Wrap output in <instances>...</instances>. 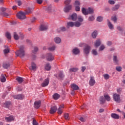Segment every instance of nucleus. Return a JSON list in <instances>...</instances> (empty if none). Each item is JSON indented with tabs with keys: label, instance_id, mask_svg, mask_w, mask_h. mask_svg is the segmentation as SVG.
<instances>
[{
	"label": "nucleus",
	"instance_id": "27",
	"mask_svg": "<svg viewBox=\"0 0 125 125\" xmlns=\"http://www.w3.org/2000/svg\"><path fill=\"white\" fill-rule=\"evenodd\" d=\"M40 31H45L47 30V26L46 25H41L40 28Z\"/></svg>",
	"mask_w": 125,
	"mask_h": 125
},
{
	"label": "nucleus",
	"instance_id": "52",
	"mask_svg": "<svg viewBox=\"0 0 125 125\" xmlns=\"http://www.w3.org/2000/svg\"><path fill=\"white\" fill-rule=\"evenodd\" d=\"M94 19H95L94 16H92L89 17L88 20H89V21H93V20H94Z\"/></svg>",
	"mask_w": 125,
	"mask_h": 125
},
{
	"label": "nucleus",
	"instance_id": "46",
	"mask_svg": "<svg viewBox=\"0 0 125 125\" xmlns=\"http://www.w3.org/2000/svg\"><path fill=\"white\" fill-rule=\"evenodd\" d=\"M103 20V17L101 16L98 17L97 18V21H98V22H102Z\"/></svg>",
	"mask_w": 125,
	"mask_h": 125
},
{
	"label": "nucleus",
	"instance_id": "57",
	"mask_svg": "<svg viewBox=\"0 0 125 125\" xmlns=\"http://www.w3.org/2000/svg\"><path fill=\"white\" fill-rule=\"evenodd\" d=\"M86 69V67L85 66H82L81 68V71L83 72L84 71H85V69Z\"/></svg>",
	"mask_w": 125,
	"mask_h": 125
},
{
	"label": "nucleus",
	"instance_id": "13",
	"mask_svg": "<svg viewBox=\"0 0 125 125\" xmlns=\"http://www.w3.org/2000/svg\"><path fill=\"white\" fill-rule=\"evenodd\" d=\"M89 83L91 86H93V85L95 84V80H94V77H90Z\"/></svg>",
	"mask_w": 125,
	"mask_h": 125
},
{
	"label": "nucleus",
	"instance_id": "20",
	"mask_svg": "<svg viewBox=\"0 0 125 125\" xmlns=\"http://www.w3.org/2000/svg\"><path fill=\"white\" fill-rule=\"evenodd\" d=\"M70 18L73 21H76V20H77V18H78V17L77 16V14L74 13L71 16H70Z\"/></svg>",
	"mask_w": 125,
	"mask_h": 125
},
{
	"label": "nucleus",
	"instance_id": "53",
	"mask_svg": "<svg viewBox=\"0 0 125 125\" xmlns=\"http://www.w3.org/2000/svg\"><path fill=\"white\" fill-rule=\"evenodd\" d=\"M38 50H39V48H38L37 47H35L34 50L33 51V53H36Z\"/></svg>",
	"mask_w": 125,
	"mask_h": 125
},
{
	"label": "nucleus",
	"instance_id": "3",
	"mask_svg": "<svg viewBox=\"0 0 125 125\" xmlns=\"http://www.w3.org/2000/svg\"><path fill=\"white\" fill-rule=\"evenodd\" d=\"M16 55L17 56L23 57L25 55V50H24V46H21L20 48V50L16 52Z\"/></svg>",
	"mask_w": 125,
	"mask_h": 125
},
{
	"label": "nucleus",
	"instance_id": "41",
	"mask_svg": "<svg viewBox=\"0 0 125 125\" xmlns=\"http://www.w3.org/2000/svg\"><path fill=\"white\" fill-rule=\"evenodd\" d=\"M5 36L7 39H8V40H10V39H11V35H10V33H9V32H6Z\"/></svg>",
	"mask_w": 125,
	"mask_h": 125
},
{
	"label": "nucleus",
	"instance_id": "10",
	"mask_svg": "<svg viewBox=\"0 0 125 125\" xmlns=\"http://www.w3.org/2000/svg\"><path fill=\"white\" fill-rule=\"evenodd\" d=\"M37 69H38L37 64H36V63L34 62H32L31 65L29 67V70H30V71H33L35 72L36 71Z\"/></svg>",
	"mask_w": 125,
	"mask_h": 125
},
{
	"label": "nucleus",
	"instance_id": "36",
	"mask_svg": "<svg viewBox=\"0 0 125 125\" xmlns=\"http://www.w3.org/2000/svg\"><path fill=\"white\" fill-rule=\"evenodd\" d=\"M16 80L19 83H21L23 82V78L21 77H18L16 78Z\"/></svg>",
	"mask_w": 125,
	"mask_h": 125
},
{
	"label": "nucleus",
	"instance_id": "63",
	"mask_svg": "<svg viewBox=\"0 0 125 125\" xmlns=\"http://www.w3.org/2000/svg\"><path fill=\"white\" fill-rule=\"evenodd\" d=\"M117 91L118 93H120L122 91V88H118L117 89Z\"/></svg>",
	"mask_w": 125,
	"mask_h": 125
},
{
	"label": "nucleus",
	"instance_id": "51",
	"mask_svg": "<svg viewBox=\"0 0 125 125\" xmlns=\"http://www.w3.org/2000/svg\"><path fill=\"white\" fill-rule=\"evenodd\" d=\"M116 69L118 71V72L122 71V67H121V66H117L116 67Z\"/></svg>",
	"mask_w": 125,
	"mask_h": 125
},
{
	"label": "nucleus",
	"instance_id": "55",
	"mask_svg": "<svg viewBox=\"0 0 125 125\" xmlns=\"http://www.w3.org/2000/svg\"><path fill=\"white\" fill-rule=\"evenodd\" d=\"M111 20H112V21H114V22H117V17H112L111 18Z\"/></svg>",
	"mask_w": 125,
	"mask_h": 125
},
{
	"label": "nucleus",
	"instance_id": "39",
	"mask_svg": "<svg viewBox=\"0 0 125 125\" xmlns=\"http://www.w3.org/2000/svg\"><path fill=\"white\" fill-rule=\"evenodd\" d=\"M10 104H11L10 102H6L4 104V106L6 107V108H8Z\"/></svg>",
	"mask_w": 125,
	"mask_h": 125
},
{
	"label": "nucleus",
	"instance_id": "4",
	"mask_svg": "<svg viewBox=\"0 0 125 125\" xmlns=\"http://www.w3.org/2000/svg\"><path fill=\"white\" fill-rule=\"evenodd\" d=\"M71 2V0H66L65 1L64 3L66 4V6H65L64 8V12H68L69 11L71 10L72 8V5H69Z\"/></svg>",
	"mask_w": 125,
	"mask_h": 125
},
{
	"label": "nucleus",
	"instance_id": "25",
	"mask_svg": "<svg viewBox=\"0 0 125 125\" xmlns=\"http://www.w3.org/2000/svg\"><path fill=\"white\" fill-rule=\"evenodd\" d=\"M104 96L106 101H110L111 100V97L108 94H104Z\"/></svg>",
	"mask_w": 125,
	"mask_h": 125
},
{
	"label": "nucleus",
	"instance_id": "35",
	"mask_svg": "<svg viewBox=\"0 0 125 125\" xmlns=\"http://www.w3.org/2000/svg\"><path fill=\"white\" fill-rule=\"evenodd\" d=\"M64 31H66V28L65 27H62L58 29V31L59 33H60V32H64Z\"/></svg>",
	"mask_w": 125,
	"mask_h": 125
},
{
	"label": "nucleus",
	"instance_id": "24",
	"mask_svg": "<svg viewBox=\"0 0 125 125\" xmlns=\"http://www.w3.org/2000/svg\"><path fill=\"white\" fill-rule=\"evenodd\" d=\"M44 68L46 71H50V70H51V66L49 63L46 64Z\"/></svg>",
	"mask_w": 125,
	"mask_h": 125
},
{
	"label": "nucleus",
	"instance_id": "47",
	"mask_svg": "<svg viewBox=\"0 0 125 125\" xmlns=\"http://www.w3.org/2000/svg\"><path fill=\"white\" fill-rule=\"evenodd\" d=\"M105 49V46H104V45H102L100 48H99V51H102V50H104V49Z\"/></svg>",
	"mask_w": 125,
	"mask_h": 125
},
{
	"label": "nucleus",
	"instance_id": "21",
	"mask_svg": "<svg viewBox=\"0 0 125 125\" xmlns=\"http://www.w3.org/2000/svg\"><path fill=\"white\" fill-rule=\"evenodd\" d=\"M100 44H101V41L100 39L96 40L94 44L95 47H98Z\"/></svg>",
	"mask_w": 125,
	"mask_h": 125
},
{
	"label": "nucleus",
	"instance_id": "26",
	"mask_svg": "<svg viewBox=\"0 0 125 125\" xmlns=\"http://www.w3.org/2000/svg\"><path fill=\"white\" fill-rule=\"evenodd\" d=\"M107 25L109 29H110V30H113L114 29V26H113V24L111 23V22H110V21H109V20H107Z\"/></svg>",
	"mask_w": 125,
	"mask_h": 125
},
{
	"label": "nucleus",
	"instance_id": "37",
	"mask_svg": "<svg viewBox=\"0 0 125 125\" xmlns=\"http://www.w3.org/2000/svg\"><path fill=\"white\" fill-rule=\"evenodd\" d=\"M104 80H109L110 79V75L108 74H104L103 75Z\"/></svg>",
	"mask_w": 125,
	"mask_h": 125
},
{
	"label": "nucleus",
	"instance_id": "58",
	"mask_svg": "<svg viewBox=\"0 0 125 125\" xmlns=\"http://www.w3.org/2000/svg\"><path fill=\"white\" fill-rule=\"evenodd\" d=\"M33 125H38V122L35 120L33 121Z\"/></svg>",
	"mask_w": 125,
	"mask_h": 125
},
{
	"label": "nucleus",
	"instance_id": "62",
	"mask_svg": "<svg viewBox=\"0 0 125 125\" xmlns=\"http://www.w3.org/2000/svg\"><path fill=\"white\" fill-rule=\"evenodd\" d=\"M80 120L81 122H85V119L83 117L80 118Z\"/></svg>",
	"mask_w": 125,
	"mask_h": 125
},
{
	"label": "nucleus",
	"instance_id": "2",
	"mask_svg": "<svg viewBox=\"0 0 125 125\" xmlns=\"http://www.w3.org/2000/svg\"><path fill=\"white\" fill-rule=\"evenodd\" d=\"M79 46L80 47H83V46H84L83 48V52L85 54H88L89 53V51L90 50V47L87 45V44H85L84 43H80L79 44Z\"/></svg>",
	"mask_w": 125,
	"mask_h": 125
},
{
	"label": "nucleus",
	"instance_id": "61",
	"mask_svg": "<svg viewBox=\"0 0 125 125\" xmlns=\"http://www.w3.org/2000/svg\"><path fill=\"white\" fill-rule=\"evenodd\" d=\"M112 45V42H110V41L107 42V45H108V46H110V45Z\"/></svg>",
	"mask_w": 125,
	"mask_h": 125
},
{
	"label": "nucleus",
	"instance_id": "34",
	"mask_svg": "<svg viewBox=\"0 0 125 125\" xmlns=\"http://www.w3.org/2000/svg\"><path fill=\"white\" fill-rule=\"evenodd\" d=\"M100 102L101 104H104L105 103V99L103 96H102L100 98Z\"/></svg>",
	"mask_w": 125,
	"mask_h": 125
},
{
	"label": "nucleus",
	"instance_id": "49",
	"mask_svg": "<svg viewBox=\"0 0 125 125\" xmlns=\"http://www.w3.org/2000/svg\"><path fill=\"white\" fill-rule=\"evenodd\" d=\"M92 54H93V55H97V51H96V50L95 49H93L92 50Z\"/></svg>",
	"mask_w": 125,
	"mask_h": 125
},
{
	"label": "nucleus",
	"instance_id": "32",
	"mask_svg": "<svg viewBox=\"0 0 125 125\" xmlns=\"http://www.w3.org/2000/svg\"><path fill=\"white\" fill-rule=\"evenodd\" d=\"M97 31H94L92 33V37L93 39H95L96 37H97Z\"/></svg>",
	"mask_w": 125,
	"mask_h": 125
},
{
	"label": "nucleus",
	"instance_id": "44",
	"mask_svg": "<svg viewBox=\"0 0 125 125\" xmlns=\"http://www.w3.org/2000/svg\"><path fill=\"white\" fill-rule=\"evenodd\" d=\"M77 19L79 22H83V17L79 16L77 17Z\"/></svg>",
	"mask_w": 125,
	"mask_h": 125
},
{
	"label": "nucleus",
	"instance_id": "29",
	"mask_svg": "<svg viewBox=\"0 0 125 125\" xmlns=\"http://www.w3.org/2000/svg\"><path fill=\"white\" fill-rule=\"evenodd\" d=\"M4 47H5V48H6V49H5L3 50V52H4V54H6L8 53V52H9V49H8V46H4Z\"/></svg>",
	"mask_w": 125,
	"mask_h": 125
},
{
	"label": "nucleus",
	"instance_id": "6",
	"mask_svg": "<svg viewBox=\"0 0 125 125\" xmlns=\"http://www.w3.org/2000/svg\"><path fill=\"white\" fill-rule=\"evenodd\" d=\"M113 100H114L115 102H117V103H120L121 102V97L120 94L114 93L113 95Z\"/></svg>",
	"mask_w": 125,
	"mask_h": 125
},
{
	"label": "nucleus",
	"instance_id": "50",
	"mask_svg": "<svg viewBox=\"0 0 125 125\" xmlns=\"http://www.w3.org/2000/svg\"><path fill=\"white\" fill-rule=\"evenodd\" d=\"M48 50L50 51H53V50H55V46H53L48 48Z\"/></svg>",
	"mask_w": 125,
	"mask_h": 125
},
{
	"label": "nucleus",
	"instance_id": "28",
	"mask_svg": "<svg viewBox=\"0 0 125 125\" xmlns=\"http://www.w3.org/2000/svg\"><path fill=\"white\" fill-rule=\"evenodd\" d=\"M54 42L56 43H60L61 42V39L60 38H55L54 39Z\"/></svg>",
	"mask_w": 125,
	"mask_h": 125
},
{
	"label": "nucleus",
	"instance_id": "42",
	"mask_svg": "<svg viewBox=\"0 0 125 125\" xmlns=\"http://www.w3.org/2000/svg\"><path fill=\"white\" fill-rule=\"evenodd\" d=\"M14 38L15 40H19V36L18 35H17V33L16 32L14 33Z\"/></svg>",
	"mask_w": 125,
	"mask_h": 125
},
{
	"label": "nucleus",
	"instance_id": "11",
	"mask_svg": "<svg viewBox=\"0 0 125 125\" xmlns=\"http://www.w3.org/2000/svg\"><path fill=\"white\" fill-rule=\"evenodd\" d=\"M64 104H61L59 106L57 111V113L59 115H61V114L63 113V109H64Z\"/></svg>",
	"mask_w": 125,
	"mask_h": 125
},
{
	"label": "nucleus",
	"instance_id": "18",
	"mask_svg": "<svg viewBox=\"0 0 125 125\" xmlns=\"http://www.w3.org/2000/svg\"><path fill=\"white\" fill-rule=\"evenodd\" d=\"M111 116V118L115 119V120H118V119H120V116L116 113H112Z\"/></svg>",
	"mask_w": 125,
	"mask_h": 125
},
{
	"label": "nucleus",
	"instance_id": "12",
	"mask_svg": "<svg viewBox=\"0 0 125 125\" xmlns=\"http://www.w3.org/2000/svg\"><path fill=\"white\" fill-rule=\"evenodd\" d=\"M75 5L76 6H75L76 11H80V10H81V8H80V6H79V5H80V2L77 0L75 1Z\"/></svg>",
	"mask_w": 125,
	"mask_h": 125
},
{
	"label": "nucleus",
	"instance_id": "19",
	"mask_svg": "<svg viewBox=\"0 0 125 125\" xmlns=\"http://www.w3.org/2000/svg\"><path fill=\"white\" fill-rule=\"evenodd\" d=\"M56 76L57 78H58V79H63L64 77L62 72H60L59 74H57Z\"/></svg>",
	"mask_w": 125,
	"mask_h": 125
},
{
	"label": "nucleus",
	"instance_id": "33",
	"mask_svg": "<svg viewBox=\"0 0 125 125\" xmlns=\"http://www.w3.org/2000/svg\"><path fill=\"white\" fill-rule=\"evenodd\" d=\"M53 97L54 99H55V100H57V99H58L59 97H60V95H59V94L57 93H56L53 95Z\"/></svg>",
	"mask_w": 125,
	"mask_h": 125
},
{
	"label": "nucleus",
	"instance_id": "38",
	"mask_svg": "<svg viewBox=\"0 0 125 125\" xmlns=\"http://www.w3.org/2000/svg\"><path fill=\"white\" fill-rule=\"evenodd\" d=\"M81 25H82V22H81L76 21L74 22V26L75 27H80Z\"/></svg>",
	"mask_w": 125,
	"mask_h": 125
},
{
	"label": "nucleus",
	"instance_id": "43",
	"mask_svg": "<svg viewBox=\"0 0 125 125\" xmlns=\"http://www.w3.org/2000/svg\"><path fill=\"white\" fill-rule=\"evenodd\" d=\"M79 69L78 68H71L70 69V72H76L77 71H78Z\"/></svg>",
	"mask_w": 125,
	"mask_h": 125
},
{
	"label": "nucleus",
	"instance_id": "17",
	"mask_svg": "<svg viewBox=\"0 0 125 125\" xmlns=\"http://www.w3.org/2000/svg\"><path fill=\"white\" fill-rule=\"evenodd\" d=\"M0 80L1 83H5V82H6V78H5V75L1 74L0 78Z\"/></svg>",
	"mask_w": 125,
	"mask_h": 125
},
{
	"label": "nucleus",
	"instance_id": "54",
	"mask_svg": "<svg viewBox=\"0 0 125 125\" xmlns=\"http://www.w3.org/2000/svg\"><path fill=\"white\" fill-rule=\"evenodd\" d=\"M45 10L47 11H50V10H51V6H48L45 8Z\"/></svg>",
	"mask_w": 125,
	"mask_h": 125
},
{
	"label": "nucleus",
	"instance_id": "16",
	"mask_svg": "<svg viewBox=\"0 0 125 125\" xmlns=\"http://www.w3.org/2000/svg\"><path fill=\"white\" fill-rule=\"evenodd\" d=\"M56 111H57V107L55 106L51 107L50 110V113L51 114H54V113L56 112Z\"/></svg>",
	"mask_w": 125,
	"mask_h": 125
},
{
	"label": "nucleus",
	"instance_id": "40",
	"mask_svg": "<svg viewBox=\"0 0 125 125\" xmlns=\"http://www.w3.org/2000/svg\"><path fill=\"white\" fill-rule=\"evenodd\" d=\"M113 61L115 62V63H116V64H117V65L119 64V61L118 60V59H117V56H114L113 57Z\"/></svg>",
	"mask_w": 125,
	"mask_h": 125
},
{
	"label": "nucleus",
	"instance_id": "8",
	"mask_svg": "<svg viewBox=\"0 0 125 125\" xmlns=\"http://www.w3.org/2000/svg\"><path fill=\"white\" fill-rule=\"evenodd\" d=\"M46 58L47 61H52L54 60V56L51 53H48L46 54Z\"/></svg>",
	"mask_w": 125,
	"mask_h": 125
},
{
	"label": "nucleus",
	"instance_id": "7",
	"mask_svg": "<svg viewBox=\"0 0 125 125\" xmlns=\"http://www.w3.org/2000/svg\"><path fill=\"white\" fill-rule=\"evenodd\" d=\"M5 120L7 123H11L15 120V117L13 115L8 116L5 117Z\"/></svg>",
	"mask_w": 125,
	"mask_h": 125
},
{
	"label": "nucleus",
	"instance_id": "56",
	"mask_svg": "<svg viewBox=\"0 0 125 125\" xmlns=\"http://www.w3.org/2000/svg\"><path fill=\"white\" fill-rule=\"evenodd\" d=\"M108 3H109L110 4H115V1L114 0H108Z\"/></svg>",
	"mask_w": 125,
	"mask_h": 125
},
{
	"label": "nucleus",
	"instance_id": "5",
	"mask_svg": "<svg viewBox=\"0 0 125 125\" xmlns=\"http://www.w3.org/2000/svg\"><path fill=\"white\" fill-rule=\"evenodd\" d=\"M82 13L84 14V15H87V14H90L91 13H93V9L91 8H88L87 10H86L84 8H83L82 9Z\"/></svg>",
	"mask_w": 125,
	"mask_h": 125
},
{
	"label": "nucleus",
	"instance_id": "14",
	"mask_svg": "<svg viewBox=\"0 0 125 125\" xmlns=\"http://www.w3.org/2000/svg\"><path fill=\"white\" fill-rule=\"evenodd\" d=\"M14 98L15 99H19L20 100H22V99H24V95L21 94L16 95L14 96Z\"/></svg>",
	"mask_w": 125,
	"mask_h": 125
},
{
	"label": "nucleus",
	"instance_id": "60",
	"mask_svg": "<svg viewBox=\"0 0 125 125\" xmlns=\"http://www.w3.org/2000/svg\"><path fill=\"white\" fill-rule=\"evenodd\" d=\"M37 3H39V4H42V0H37Z\"/></svg>",
	"mask_w": 125,
	"mask_h": 125
},
{
	"label": "nucleus",
	"instance_id": "9",
	"mask_svg": "<svg viewBox=\"0 0 125 125\" xmlns=\"http://www.w3.org/2000/svg\"><path fill=\"white\" fill-rule=\"evenodd\" d=\"M48 84H49V78H46L43 81L41 85L42 87H45V86H47Z\"/></svg>",
	"mask_w": 125,
	"mask_h": 125
},
{
	"label": "nucleus",
	"instance_id": "64",
	"mask_svg": "<svg viewBox=\"0 0 125 125\" xmlns=\"http://www.w3.org/2000/svg\"><path fill=\"white\" fill-rule=\"evenodd\" d=\"M0 10L1 11H5V10H6V8H1Z\"/></svg>",
	"mask_w": 125,
	"mask_h": 125
},
{
	"label": "nucleus",
	"instance_id": "59",
	"mask_svg": "<svg viewBox=\"0 0 125 125\" xmlns=\"http://www.w3.org/2000/svg\"><path fill=\"white\" fill-rule=\"evenodd\" d=\"M17 3H18V5H19V6H20V5H21V4H22V2H21V1H20V0L17 1Z\"/></svg>",
	"mask_w": 125,
	"mask_h": 125
},
{
	"label": "nucleus",
	"instance_id": "22",
	"mask_svg": "<svg viewBox=\"0 0 125 125\" xmlns=\"http://www.w3.org/2000/svg\"><path fill=\"white\" fill-rule=\"evenodd\" d=\"M72 52L73 54L77 55V54H79V53H80V50L78 49V48H75L73 49V50H72Z\"/></svg>",
	"mask_w": 125,
	"mask_h": 125
},
{
	"label": "nucleus",
	"instance_id": "23",
	"mask_svg": "<svg viewBox=\"0 0 125 125\" xmlns=\"http://www.w3.org/2000/svg\"><path fill=\"white\" fill-rule=\"evenodd\" d=\"M71 88L73 89V90H78L79 89V86L76 84H71Z\"/></svg>",
	"mask_w": 125,
	"mask_h": 125
},
{
	"label": "nucleus",
	"instance_id": "31",
	"mask_svg": "<svg viewBox=\"0 0 125 125\" xmlns=\"http://www.w3.org/2000/svg\"><path fill=\"white\" fill-rule=\"evenodd\" d=\"M75 26V23L72 21L67 22V27H74Z\"/></svg>",
	"mask_w": 125,
	"mask_h": 125
},
{
	"label": "nucleus",
	"instance_id": "1",
	"mask_svg": "<svg viewBox=\"0 0 125 125\" xmlns=\"http://www.w3.org/2000/svg\"><path fill=\"white\" fill-rule=\"evenodd\" d=\"M33 10H34V9H31L30 8H28L25 12H19L17 14V17H18V18H19V19H20L21 20L25 19V18H26V15H27V14H29V13H31V12H32Z\"/></svg>",
	"mask_w": 125,
	"mask_h": 125
},
{
	"label": "nucleus",
	"instance_id": "15",
	"mask_svg": "<svg viewBox=\"0 0 125 125\" xmlns=\"http://www.w3.org/2000/svg\"><path fill=\"white\" fill-rule=\"evenodd\" d=\"M42 102L41 101H36L34 103V107L36 109H39V107H41V104Z\"/></svg>",
	"mask_w": 125,
	"mask_h": 125
},
{
	"label": "nucleus",
	"instance_id": "30",
	"mask_svg": "<svg viewBox=\"0 0 125 125\" xmlns=\"http://www.w3.org/2000/svg\"><path fill=\"white\" fill-rule=\"evenodd\" d=\"M119 8H120V5H116L114 7L112 8V10L116 11V10H118Z\"/></svg>",
	"mask_w": 125,
	"mask_h": 125
},
{
	"label": "nucleus",
	"instance_id": "45",
	"mask_svg": "<svg viewBox=\"0 0 125 125\" xmlns=\"http://www.w3.org/2000/svg\"><path fill=\"white\" fill-rule=\"evenodd\" d=\"M9 66H10V64L9 63H4L3 65V67L5 69H7V68H8Z\"/></svg>",
	"mask_w": 125,
	"mask_h": 125
},
{
	"label": "nucleus",
	"instance_id": "48",
	"mask_svg": "<svg viewBox=\"0 0 125 125\" xmlns=\"http://www.w3.org/2000/svg\"><path fill=\"white\" fill-rule=\"evenodd\" d=\"M64 118L65 120H69V114L68 113H65L64 114Z\"/></svg>",
	"mask_w": 125,
	"mask_h": 125
}]
</instances>
